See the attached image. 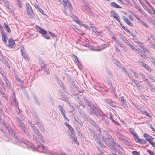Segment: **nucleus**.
I'll list each match as a JSON object with an SVG mask.
<instances>
[{
    "label": "nucleus",
    "mask_w": 155,
    "mask_h": 155,
    "mask_svg": "<svg viewBox=\"0 0 155 155\" xmlns=\"http://www.w3.org/2000/svg\"><path fill=\"white\" fill-rule=\"evenodd\" d=\"M140 21L141 22V24L142 25L144 26L145 27L147 28H149V26L148 25V24L147 23H145L144 21L141 20H140Z\"/></svg>",
    "instance_id": "39"
},
{
    "label": "nucleus",
    "mask_w": 155,
    "mask_h": 155,
    "mask_svg": "<svg viewBox=\"0 0 155 155\" xmlns=\"http://www.w3.org/2000/svg\"><path fill=\"white\" fill-rule=\"evenodd\" d=\"M114 140V139L113 138L112 139V140H111V142H108L107 143V147H109V145H113V146L115 147H116L118 146L120 149L123 150V148L121 147L119 144H118L116 142H115Z\"/></svg>",
    "instance_id": "4"
},
{
    "label": "nucleus",
    "mask_w": 155,
    "mask_h": 155,
    "mask_svg": "<svg viewBox=\"0 0 155 155\" xmlns=\"http://www.w3.org/2000/svg\"><path fill=\"white\" fill-rule=\"evenodd\" d=\"M25 50V49H21V54L23 58L25 59V60L27 61H28L29 59L28 58V57L26 54V52Z\"/></svg>",
    "instance_id": "8"
},
{
    "label": "nucleus",
    "mask_w": 155,
    "mask_h": 155,
    "mask_svg": "<svg viewBox=\"0 0 155 155\" xmlns=\"http://www.w3.org/2000/svg\"><path fill=\"white\" fill-rule=\"evenodd\" d=\"M108 147L112 150H115L116 152H117L119 154L122 155L121 151L118 148H116L111 145H109V147Z\"/></svg>",
    "instance_id": "9"
},
{
    "label": "nucleus",
    "mask_w": 155,
    "mask_h": 155,
    "mask_svg": "<svg viewBox=\"0 0 155 155\" xmlns=\"http://www.w3.org/2000/svg\"><path fill=\"white\" fill-rule=\"evenodd\" d=\"M31 128L36 134H38L40 132L38 128L35 127L34 125L31 127Z\"/></svg>",
    "instance_id": "31"
},
{
    "label": "nucleus",
    "mask_w": 155,
    "mask_h": 155,
    "mask_svg": "<svg viewBox=\"0 0 155 155\" xmlns=\"http://www.w3.org/2000/svg\"><path fill=\"white\" fill-rule=\"evenodd\" d=\"M36 143H37L38 144V147H42V149L44 150H45V147L43 146V144H41L40 142L39 141L37 142Z\"/></svg>",
    "instance_id": "40"
},
{
    "label": "nucleus",
    "mask_w": 155,
    "mask_h": 155,
    "mask_svg": "<svg viewBox=\"0 0 155 155\" xmlns=\"http://www.w3.org/2000/svg\"><path fill=\"white\" fill-rule=\"evenodd\" d=\"M2 76L3 77V79L4 81H6V80H8L7 77L6 76V74L5 75H3V76Z\"/></svg>",
    "instance_id": "60"
},
{
    "label": "nucleus",
    "mask_w": 155,
    "mask_h": 155,
    "mask_svg": "<svg viewBox=\"0 0 155 155\" xmlns=\"http://www.w3.org/2000/svg\"><path fill=\"white\" fill-rule=\"evenodd\" d=\"M36 28L39 29V32L40 33L42 36L45 38L47 39H50V37L47 35V32L45 30L41 28V27L39 26H37Z\"/></svg>",
    "instance_id": "3"
},
{
    "label": "nucleus",
    "mask_w": 155,
    "mask_h": 155,
    "mask_svg": "<svg viewBox=\"0 0 155 155\" xmlns=\"http://www.w3.org/2000/svg\"><path fill=\"white\" fill-rule=\"evenodd\" d=\"M22 133L23 134H25V135L27 136L29 138H31V136L29 132L27 130V128H26V130H22Z\"/></svg>",
    "instance_id": "22"
},
{
    "label": "nucleus",
    "mask_w": 155,
    "mask_h": 155,
    "mask_svg": "<svg viewBox=\"0 0 155 155\" xmlns=\"http://www.w3.org/2000/svg\"><path fill=\"white\" fill-rule=\"evenodd\" d=\"M61 95L62 98V100L65 101H68V98L63 93H61Z\"/></svg>",
    "instance_id": "27"
},
{
    "label": "nucleus",
    "mask_w": 155,
    "mask_h": 155,
    "mask_svg": "<svg viewBox=\"0 0 155 155\" xmlns=\"http://www.w3.org/2000/svg\"><path fill=\"white\" fill-rule=\"evenodd\" d=\"M2 40L5 43H6L8 37L5 33L2 32Z\"/></svg>",
    "instance_id": "17"
},
{
    "label": "nucleus",
    "mask_w": 155,
    "mask_h": 155,
    "mask_svg": "<svg viewBox=\"0 0 155 155\" xmlns=\"http://www.w3.org/2000/svg\"><path fill=\"white\" fill-rule=\"evenodd\" d=\"M26 12L27 15L30 18H34L35 16V14L32 9L31 7L28 3L26 4Z\"/></svg>",
    "instance_id": "1"
},
{
    "label": "nucleus",
    "mask_w": 155,
    "mask_h": 155,
    "mask_svg": "<svg viewBox=\"0 0 155 155\" xmlns=\"http://www.w3.org/2000/svg\"><path fill=\"white\" fill-rule=\"evenodd\" d=\"M142 57H143V50L141 49H134Z\"/></svg>",
    "instance_id": "33"
},
{
    "label": "nucleus",
    "mask_w": 155,
    "mask_h": 155,
    "mask_svg": "<svg viewBox=\"0 0 155 155\" xmlns=\"http://www.w3.org/2000/svg\"><path fill=\"white\" fill-rule=\"evenodd\" d=\"M130 132L133 135L134 137V140H136V138L138 136L136 132L134 131V130L132 128H130Z\"/></svg>",
    "instance_id": "15"
},
{
    "label": "nucleus",
    "mask_w": 155,
    "mask_h": 155,
    "mask_svg": "<svg viewBox=\"0 0 155 155\" xmlns=\"http://www.w3.org/2000/svg\"><path fill=\"white\" fill-rule=\"evenodd\" d=\"M33 99L35 101V103L38 105H40V102L38 99V98L36 95H33Z\"/></svg>",
    "instance_id": "24"
},
{
    "label": "nucleus",
    "mask_w": 155,
    "mask_h": 155,
    "mask_svg": "<svg viewBox=\"0 0 155 155\" xmlns=\"http://www.w3.org/2000/svg\"><path fill=\"white\" fill-rule=\"evenodd\" d=\"M147 152L150 154V155H155V154L150 150L147 149Z\"/></svg>",
    "instance_id": "51"
},
{
    "label": "nucleus",
    "mask_w": 155,
    "mask_h": 155,
    "mask_svg": "<svg viewBox=\"0 0 155 155\" xmlns=\"http://www.w3.org/2000/svg\"><path fill=\"white\" fill-rule=\"evenodd\" d=\"M135 140L136 141V142L142 144L146 143L147 142L146 140L143 139H140L138 137L136 138V139Z\"/></svg>",
    "instance_id": "14"
},
{
    "label": "nucleus",
    "mask_w": 155,
    "mask_h": 155,
    "mask_svg": "<svg viewBox=\"0 0 155 155\" xmlns=\"http://www.w3.org/2000/svg\"><path fill=\"white\" fill-rule=\"evenodd\" d=\"M73 20L74 21L77 23L79 24V25H80L79 21L77 17H74L73 18Z\"/></svg>",
    "instance_id": "47"
},
{
    "label": "nucleus",
    "mask_w": 155,
    "mask_h": 155,
    "mask_svg": "<svg viewBox=\"0 0 155 155\" xmlns=\"http://www.w3.org/2000/svg\"><path fill=\"white\" fill-rule=\"evenodd\" d=\"M120 100L123 105H125L126 104V101L124 99V97L123 96H122L120 98Z\"/></svg>",
    "instance_id": "41"
},
{
    "label": "nucleus",
    "mask_w": 155,
    "mask_h": 155,
    "mask_svg": "<svg viewBox=\"0 0 155 155\" xmlns=\"http://www.w3.org/2000/svg\"><path fill=\"white\" fill-rule=\"evenodd\" d=\"M83 100L86 102L88 106L91 104V102L89 101L87 98L84 96V97Z\"/></svg>",
    "instance_id": "37"
},
{
    "label": "nucleus",
    "mask_w": 155,
    "mask_h": 155,
    "mask_svg": "<svg viewBox=\"0 0 155 155\" xmlns=\"http://www.w3.org/2000/svg\"><path fill=\"white\" fill-rule=\"evenodd\" d=\"M12 97H13V101L14 102H17V101L16 100L15 95V93H14L12 95Z\"/></svg>",
    "instance_id": "58"
},
{
    "label": "nucleus",
    "mask_w": 155,
    "mask_h": 155,
    "mask_svg": "<svg viewBox=\"0 0 155 155\" xmlns=\"http://www.w3.org/2000/svg\"><path fill=\"white\" fill-rule=\"evenodd\" d=\"M15 78H16V80L19 83L18 84L21 86L24 83V81L22 80L19 77V76L18 75H16L15 76Z\"/></svg>",
    "instance_id": "19"
},
{
    "label": "nucleus",
    "mask_w": 155,
    "mask_h": 155,
    "mask_svg": "<svg viewBox=\"0 0 155 155\" xmlns=\"http://www.w3.org/2000/svg\"><path fill=\"white\" fill-rule=\"evenodd\" d=\"M5 81V82L6 86L8 87H10V83L9 81H8V79L6 80V81Z\"/></svg>",
    "instance_id": "53"
},
{
    "label": "nucleus",
    "mask_w": 155,
    "mask_h": 155,
    "mask_svg": "<svg viewBox=\"0 0 155 155\" xmlns=\"http://www.w3.org/2000/svg\"><path fill=\"white\" fill-rule=\"evenodd\" d=\"M84 8L89 13H91L92 11L91 10L90 8L87 5H85L84 6Z\"/></svg>",
    "instance_id": "29"
},
{
    "label": "nucleus",
    "mask_w": 155,
    "mask_h": 155,
    "mask_svg": "<svg viewBox=\"0 0 155 155\" xmlns=\"http://www.w3.org/2000/svg\"><path fill=\"white\" fill-rule=\"evenodd\" d=\"M137 45L138 46H139L140 47H141L142 48H143V46H142L143 43L142 42H138L137 43Z\"/></svg>",
    "instance_id": "62"
},
{
    "label": "nucleus",
    "mask_w": 155,
    "mask_h": 155,
    "mask_svg": "<svg viewBox=\"0 0 155 155\" xmlns=\"http://www.w3.org/2000/svg\"><path fill=\"white\" fill-rule=\"evenodd\" d=\"M71 55L72 57H73L75 59L76 61H77L78 62H79V60L77 57L76 55H74V54H72Z\"/></svg>",
    "instance_id": "49"
},
{
    "label": "nucleus",
    "mask_w": 155,
    "mask_h": 155,
    "mask_svg": "<svg viewBox=\"0 0 155 155\" xmlns=\"http://www.w3.org/2000/svg\"><path fill=\"white\" fill-rule=\"evenodd\" d=\"M0 60L2 61L3 63L4 64L6 63L7 61L5 58L3 56H0Z\"/></svg>",
    "instance_id": "35"
},
{
    "label": "nucleus",
    "mask_w": 155,
    "mask_h": 155,
    "mask_svg": "<svg viewBox=\"0 0 155 155\" xmlns=\"http://www.w3.org/2000/svg\"><path fill=\"white\" fill-rule=\"evenodd\" d=\"M68 129L70 130L71 132L70 133H75L74 129L71 127L70 128H69Z\"/></svg>",
    "instance_id": "61"
},
{
    "label": "nucleus",
    "mask_w": 155,
    "mask_h": 155,
    "mask_svg": "<svg viewBox=\"0 0 155 155\" xmlns=\"http://www.w3.org/2000/svg\"><path fill=\"white\" fill-rule=\"evenodd\" d=\"M96 142L97 144L101 148H102L104 147V143H102V142H101L100 139L97 140Z\"/></svg>",
    "instance_id": "26"
},
{
    "label": "nucleus",
    "mask_w": 155,
    "mask_h": 155,
    "mask_svg": "<svg viewBox=\"0 0 155 155\" xmlns=\"http://www.w3.org/2000/svg\"><path fill=\"white\" fill-rule=\"evenodd\" d=\"M91 114L93 115H95L98 118H99V117H102L104 116L102 112L98 108L96 107H94V109L91 112Z\"/></svg>",
    "instance_id": "2"
},
{
    "label": "nucleus",
    "mask_w": 155,
    "mask_h": 155,
    "mask_svg": "<svg viewBox=\"0 0 155 155\" xmlns=\"http://www.w3.org/2000/svg\"><path fill=\"white\" fill-rule=\"evenodd\" d=\"M7 129L8 130L9 133L15 139H18V137L16 135L15 133L14 130L10 127H7Z\"/></svg>",
    "instance_id": "6"
},
{
    "label": "nucleus",
    "mask_w": 155,
    "mask_h": 155,
    "mask_svg": "<svg viewBox=\"0 0 155 155\" xmlns=\"http://www.w3.org/2000/svg\"><path fill=\"white\" fill-rule=\"evenodd\" d=\"M132 153L133 155H140L139 152L136 151H133Z\"/></svg>",
    "instance_id": "55"
},
{
    "label": "nucleus",
    "mask_w": 155,
    "mask_h": 155,
    "mask_svg": "<svg viewBox=\"0 0 155 155\" xmlns=\"http://www.w3.org/2000/svg\"><path fill=\"white\" fill-rule=\"evenodd\" d=\"M138 11L141 15L142 17H147V14L145 11L141 9H138Z\"/></svg>",
    "instance_id": "16"
},
{
    "label": "nucleus",
    "mask_w": 155,
    "mask_h": 155,
    "mask_svg": "<svg viewBox=\"0 0 155 155\" xmlns=\"http://www.w3.org/2000/svg\"><path fill=\"white\" fill-rule=\"evenodd\" d=\"M36 123L37 124V125L38 126L39 128L42 126H41V124L40 123L39 121L38 122H36Z\"/></svg>",
    "instance_id": "63"
},
{
    "label": "nucleus",
    "mask_w": 155,
    "mask_h": 155,
    "mask_svg": "<svg viewBox=\"0 0 155 155\" xmlns=\"http://www.w3.org/2000/svg\"><path fill=\"white\" fill-rule=\"evenodd\" d=\"M147 4V5H148L151 8L154 14H155V10L153 8L152 6L150 4V3L147 0H143Z\"/></svg>",
    "instance_id": "23"
},
{
    "label": "nucleus",
    "mask_w": 155,
    "mask_h": 155,
    "mask_svg": "<svg viewBox=\"0 0 155 155\" xmlns=\"http://www.w3.org/2000/svg\"><path fill=\"white\" fill-rule=\"evenodd\" d=\"M74 133H72L69 134V137H70L72 140L73 141L76 143V144H77V138L75 137L74 135Z\"/></svg>",
    "instance_id": "11"
},
{
    "label": "nucleus",
    "mask_w": 155,
    "mask_h": 155,
    "mask_svg": "<svg viewBox=\"0 0 155 155\" xmlns=\"http://www.w3.org/2000/svg\"><path fill=\"white\" fill-rule=\"evenodd\" d=\"M117 137L121 140H123L124 139V137L121 134L118 132H117Z\"/></svg>",
    "instance_id": "30"
},
{
    "label": "nucleus",
    "mask_w": 155,
    "mask_h": 155,
    "mask_svg": "<svg viewBox=\"0 0 155 155\" xmlns=\"http://www.w3.org/2000/svg\"><path fill=\"white\" fill-rule=\"evenodd\" d=\"M78 112L81 115L84 119L85 120L87 119V117L86 114L84 113L83 110L80 108H78Z\"/></svg>",
    "instance_id": "7"
},
{
    "label": "nucleus",
    "mask_w": 155,
    "mask_h": 155,
    "mask_svg": "<svg viewBox=\"0 0 155 155\" xmlns=\"http://www.w3.org/2000/svg\"><path fill=\"white\" fill-rule=\"evenodd\" d=\"M141 77L145 81H148V79L146 77L144 74L142 72L139 73Z\"/></svg>",
    "instance_id": "32"
},
{
    "label": "nucleus",
    "mask_w": 155,
    "mask_h": 155,
    "mask_svg": "<svg viewBox=\"0 0 155 155\" xmlns=\"http://www.w3.org/2000/svg\"><path fill=\"white\" fill-rule=\"evenodd\" d=\"M132 14L139 21H140V20H141L137 15L135 14L134 13Z\"/></svg>",
    "instance_id": "54"
},
{
    "label": "nucleus",
    "mask_w": 155,
    "mask_h": 155,
    "mask_svg": "<svg viewBox=\"0 0 155 155\" xmlns=\"http://www.w3.org/2000/svg\"><path fill=\"white\" fill-rule=\"evenodd\" d=\"M93 137L95 139L96 141L100 139V137L99 134H96L95 135V136H93Z\"/></svg>",
    "instance_id": "42"
},
{
    "label": "nucleus",
    "mask_w": 155,
    "mask_h": 155,
    "mask_svg": "<svg viewBox=\"0 0 155 155\" xmlns=\"http://www.w3.org/2000/svg\"><path fill=\"white\" fill-rule=\"evenodd\" d=\"M142 65L145 68H146L150 72L151 71L150 70V68L149 66L148 65L144 63H143L142 64Z\"/></svg>",
    "instance_id": "34"
},
{
    "label": "nucleus",
    "mask_w": 155,
    "mask_h": 155,
    "mask_svg": "<svg viewBox=\"0 0 155 155\" xmlns=\"http://www.w3.org/2000/svg\"><path fill=\"white\" fill-rule=\"evenodd\" d=\"M88 106L89 107V108L90 109V112L91 113V112L93 111V110H94V106H92L91 104L88 105Z\"/></svg>",
    "instance_id": "46"
},
{
    "label": "nucleus",
    "mask_w": 155,
    "mask_h": 155,
    "mask_svg": "<svg viewBox=\"0 0 155 155\" xmlns=\"http://www.w3.org/2000/svg\"><path fill=\"white\" fill-rule=\"evenodd\" d=\"M15 44V42L14 40L12 38H10L8 40V45L9 46H13Z\"/></svg>",
    "instance_id": "20"
},
{
    "label": "nucleus",
    "mask_w": 155,
    "mask_h": 155,
    "mask_svg": "<svg viewBox=\"0 0 155 155\" xmlns=\"http://www.w3.org/2000/svg\"><path fill=\"white\" fill-rule=\"evenodd\" d=\"M144 136L146 138V140L148 141L150 143L151 142V141H153V137L148 134H144Z\"/></svg>",
    "instance_id": "10"
},
{
    "label": "nucleus",
    "mask_w": 155,
    "mask_h": 155,
    "mask_svg": "<svg viewBox=\"0 0 155 155\" xmlns=\"http://www.w3.org/2000/svg\"><path fill=\"white\" fill-rule=\"evenodd\" d=\"M58 108L60 112H61L64 110V108L61 105H59L58 106Z\"/></svg>",
    "instance_id": "50"
},
{
    "label": "nucleus",
    "mask_w": 155,
    "mask_h": 155,
    "mask_svg": "<svg viewBox=\"0 0 155 155\" xmlns=\"http://www.w3.org/2000/svg\"><path fill=\"white\" fill-rule=\"evenodd\" d=\"M103 132L104 135L105 136L107 137L108 139H113L112 136L110 134H109L106 131L104 130Z\"/></svg>",
    "instance_id": "28"
},
{
    "label": "nucleus",
    "mask_w": 155,
    "mask_h": 155,
    "mask_svg": "<svg viewBox=\"0 0 155 155\" xmlns=\"http://www.w3.org/2000/svg\"><path fill=\"white\" fill-rule=\"evenodd\" d=\"M107 73L108 75H109L110 76H111L112 77H113V74L111 73V72H110V71L109 70H108L107 71Z\"/></svg>",
    "instance_id": "64"
},
{
    "label": "nucleus",
    "mask_w": 155,
    "mask_h": 155,
    "mask_svg": "<svg viewBox=\"0 0 155 155\" xmlns=\"http://www.w3.org/2000/svg\"><path fill=\"white\" fill-rule=\"evenodd\" d=\"M76 121L81 127L83 126V124L81 121L78 118L77 119H75Z\"/></svg>",
    "instance_id": "43"
},
{
    "label": "nucleus",
    "mask_w": 155,
    "mask_h": 155,
    "mask_svg": "<svg viewBox=\"0 0 155 155\" xmlns=\"http://www.w3.org/2000/svg\"><path fill=\"white\" fill-rule=\"evenodd\" d=\"M38 135V138L40 139L41 141H42V142L44 141V140H43V137L41 135V134L39 133L38 134H37Z\"/></svg>",
    "instance_id": "45"
},
{
    "label": "nucleus",
    "mask_w": 155,
    "mask_h": 155,
    "mask_svg": "<svg viewBox=\"0 0 155 155\" xmlns=\"http://www.w3.org/2000/svg\"><path fill=\"white\" fill-rule=\"evenodd\" d=\"M106 102V103H107L109 105L112 107H115V106L114 104V103L111 100L109 99L107 100Z\"/></svg>",
    "instance_id": "25"
},
{
    "label": "nucleus",
    "mask_w": 155,
    "mask_h": 155,
    "mask_svg": "<svg viewBox=\"0 0 155 155\" xmlns=\"http://www.w3.org/2000/svg\"><path fill=\"white\" fill-rule=\"evenodd\" d=\"M34 117L35 118V120H36V122H38L39 121V118L38 117V116L36 114H35L34 116Z\"/></svg>",
    "instance_id": "44"
},
{
    "label": "nucleus",
    "mask_w": 155,
    "mask_h": 155,
    "mask_svg": "<svg viewBox=\"0 0 155 155\" xmlns=\"http://www.w3.org/2000/svg\"><path fill=\"white\" fill-rule=\"evenodd\" d=\"M110 6L116 8H121V7L114 2H112L110 4Z\"/></svg>",
    "instance_id": "21"
},
{
    "label": "nucleus",
    "mask_w": 155,
    "mask_h": 155,
    "mask_svg": "<svg viewBox=\"0 0 155 155\" xmlns=\"http://www.w3.org/2000/svg\"><path fill=\"white\" fill-rule=\"evenodd\" d=\"M0 84L1 86L2 87V88L4 89L5 90H6L5 88V84L4 83H3L2 82H1L0 83Z\"/></svg>",
    "instance_id": "56"
},
{
    "label": "nucleus",
    "mask_w": 155,
    "mask_h": 155,
    "mask_svg": "<svg viewBox=\"0 0 155 155\" xmlns=\"http://www.w3.org/2000/svg\"><path fill=\"white\" fill-rule=\"evenodd\" d=\"M123 40L126 41V42L127 43V44L130 46V48H132L133 47L131 45L129 44V42L126 38H124Z\"/></svg>",
    "instance_id": "57"
},
{
    "label": "nucleus",
    "mask_w": 155,
    "mask_h": 155,
    "mask_svg": "<svg viewBox=\"0 0 155 155\" xmlns=\"http://www.w3.org/2000/svg\"><path fill=\"white\" fill-rule=\"evenodd\" d=\"M44 71L48 74H50V71L49 70V69L48 68H46V69Z\"/></svg>",
    "instance_id": "59"
},
{
    "label": "nucleus",
    "mask_w": 155,
    "mask_h": 155,
    "mask_svg": "<svg viewBox=\"0 0 155 155\" xmlns=\"http://www.w3.org/2000/svg\"><path fill=\"white\" fill-rule=\"evenodd\" d=\"M123 19L124 21L127 24L129 25L130 26L132 27L133 26V25L132 23L130 21L128 18L125 16H124L123 18Z\"/></svg>",
    "instance_id": "12"
},
{
    "label": "nucleus",
    "mask_w": 155,
    "mask_h": 155,
    "mask_svg": "<svg viewBox=\"0 0 155 155\" xmlns=\"http://www.w3.org/2000/svg\"><path fill=\"white\" fill-rule=\"evenodd\" d=\"M107 83L108 86L110 87V89H111L113 92H115V90L114 87L112 85V84L111 83V81L109 78H108L107 80Z\"/></svg>",
    "instance_id": "13"
},
{
    "label": "nucleus",
    "mask_w": 155,
    "mask_h": 155,
    "mask_svg": "<svg viewBox=\"0 0 155 155\" xmlns=\"http://www.w3.org/2000/svg\"><path fill=\"white\" fill-rule=\"evenodd\" d=\"M38 8L39 11L43 15H45V14L44 12L42 9L39 8Z\"/></svg>",
    "instance_id": "52"
},
{
    "label": "nucleus",
    "mask_w": 155,
    "mask_h": 155,
    "mask_svg": "<svg viewBox=\"0 0 155 155\" xmlns=\"http://www.w3.org/2000/svg\"><path fill=\"white\" fill-rule=\"evenodd\" d=\"M110 13L113 17L118 22H120V18L118 15L114 10L111 11Z\"/></svg>",
    "instance_id": "5"
},
{
    "label": "nucleus",
    "mask_w": 155,
    "mask_h": 155,
    "mask_svg": "<svg viewBox=\"0 0 155 155\" xmlns=\"http://www.w3.org/2000/svg\"><path fill=\"white\" fill-rule=\"evenodd\" d=\"M91 124L94 127H95L96 126H97V125L96 124L95 122L93 120H91Z\"/></svg>",
    "instance_id": "48"
},
{
    "label": "nucleus",
    "mask_w": 155,
    "mask_h": 155,
    "mask_svg": "<svg viewBox=\"0 0 155 155\" xmlns=\"http://www.w3.org/2000/svg\"><path fill=\"white\" fill-rule=\"evenodd\" d=\"M63 5L65 8H67L70 10L72 9L71 5L70 2H68L65 4H63Z\"/></svg>",
    "instance_id": "18"
},
{
    "label": "nucleus",
    "mask_w": 155,
    "mask_h": 155,
    "mask_svg": "<svg viewBox=\"0 0 155 155\" xmlns=\"http://www.w3.org/2000/svg\"><path fill=\"white\" fill-rule=\"evenodd\" d=\"M18 125L22 131L24 130H26V128L25 127V125L23 123L20 124Z\"/></svg>",
    "instance_id": "36"
},
{
    "label": "nucleus",
    "mask_w": 155,
    "mask_h": 155,
    "mask_svg": "<svg viewBox=\"0 0 155 155\" xmlns=\"http://www.w3.org/2000/svg\"><path fill=\"white\" fill-rule=\"evenodd\" d=\"M88 130H89V131H90V132L91 134V135H92V136L93 137L95 136V135L96 134L94 130H93L92 129H91L90 128H89Z\"/></svg>",
    "instance_id": "38"
}]
</instances>
